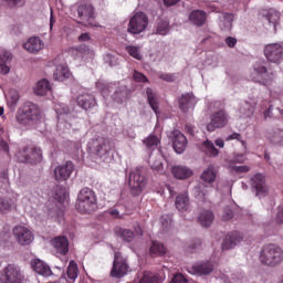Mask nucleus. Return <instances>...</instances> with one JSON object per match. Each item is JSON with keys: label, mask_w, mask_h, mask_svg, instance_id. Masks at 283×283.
<instances>
[{"label": "nucleus", "mask_w": 283, "mask_h": 283, "mask_svg": "<svg viewBox=\"0 0 283 283\" xmlns=\"http://www.w3.org/2000/svg\"><path fill=\"white\" fill-rule=\"evenodd\" d=\"M15 119L22 127L32 128L43 119V115L39 105L29 102L17 112Z\"/></svg>", "instance_id": "obj_1"}, {"label": "nucleus", "mask_w": 283, "mask_h": 283, "mask_svg": "<svg viewBox=\"0 0 283 283\" xmlns=\"http://www.w3.org/2000/svg\"><path fill=\"white\" fill-rule=\"evenodd\" d=\"M88 150L94 156L95 163H112V144L105 137H97L88 143Z\"/></svg>", "instance_id": "obj_2"}, {"label": "nucleus", "mask_w": 283, "mask_h": 283, "mask_svg": "<svg viewBox=\"0 0 283 283\" xmlns=\"http://www.w3.org/2000/svg\"><path fill=\"white\" fill-rule=\"evenodd\" d=\"M259 260L264 266H277L283 262V250L274 243L265 244L261 248Z\"/></svg>", "instance_id": "obj_3"}, {"label": "nucleus", "mask_w": 283, "mask_h": 283, "mask_svg": "<svg viewBox=\"0 0 283 283\" xmlns=\"http://www.w3.org/2000/svg\"><path fill=\"white\" fill-rule=\"evenodd\" d=\"M250 80L259 85L269 86L275 81V72L269 69V64L264 61H258L253 65V70L250 74Z\"/></svg>", "instance_id": "obj_4"}, {"label": "nucleus", "mask_w": 283, "mask_h": 283, "mask_svg": "<svg viewBox=\"0 0 283 283\" xmlns=\"http://www.w3.org/2000/svg\"><path fill=\"white\" fill-rule=\"evenodd\" d=\"M76 209L80 213H92L96 211V193L90 188H83L77 195Z\"/></svg>", "instance_id": "obj_5"}, {"label": "nucleus", "mask_w": 283, "mask_h": 283, "mask_svg": "<svg viewBox=\"0 0 283 283\" xmlns=\"http://www.w3.org/2000/svg\"><path fill=\"white\" fill-rule=\"evenodd\" d=\"M128 187L133 196H140V193L145 191L147 187V177H145L143 168L137 167L130 171Z\"/></svg>", "instance_id": "obj_6"}, {"label": "nucleus", "mask_w": 283, "mask_h": 283, "mask_svg": "<svg viewBox=\"0 0 283 283\" xmlns=\"http://www.w3.org/2000/svg\"><path fill=\"white\" fill-rule=\"evenodd\" d=\"M25 280L21 268L14 264L7 265L0 273L1 283H22Z\"/></svg>", "instance_id": "obj_7"}, {"label": "nucleus", "mask_w": 283, "mask_h": 283, "mask_svg": "<svg viewBox=\"0 0 283 283\" xmlns=\"http://www.w3.org/2000/svg\"><path fill=\"white\" fill-rule=\"evenodd\" d=\"M147 25H149L147 14L137 12L129 20L128 32H130V34H140V32L147 30Z\"/></svg>", "instance_id": "obj_8"}, {"label": "nucleus", "mask_w": 283, "mask_h": 283, "mask_svg": "<svg viewBox=\"0 0 283 283\" xmlns=\"http://www.w3.org/2000/svg\"><path fill=\"white\" fill-rule=\"evenodd\" d=\"M129 272V264H127V259L123 258L120 252H115L113 269L111 271L112 277H125V275Z\"/></svg>", "instance_id": "obj_9"}, {"label": "nucleus", "mask_w": 283, "mask_h": 283, "mask_svg": "<svg viewBox=\"0 0 283 283\" xmlns=\"http://www.w3.org/2000/svg\"><path fill=\"white\" fill-rule=\"evenodd\" d=\"M264 56L269 63L276 65L283 61V46L280 43H270L264 46Z\"/></svg>", "instance_id": "obj_10"}, {"label": "nucleus", "mask_w": 283, "mask_h": 283, "mask_svg": "<svg viewBox=\"0 0 283 283\" xmlns=\"http://www.w3.org/2000/svg\"><path fill=\"white\" fill-rule=\"evenodd\" d=\"M55 112L57 114V127L62 132H65V129H72V123L70 122V107L65 104H56L55 105Z\"/></svg>", "instance_id": "obj_11"}, {"label": "nucleus", "mask_w": 283, "mask_h": 283, "mask_svg": "<svg viewBox=\"0 0 283 283\" xmlns=\"http://www.w3.org/2000/svg\"><path fill=\"white\" fill-rule=\"evenodd\" d=\"M229 123V115L224 111H218L213 113L211 116V122L207 125L208 132H216V129H222V127H227Z\"/></svg>", "instance_id": "obj_12"}, {"label": "nucleus", "mask_w": 283, "mask_h": 283, "mask_svg": "<svg viewBox=\"0 0 283 283\" xmlns=\"http://www.w3.org/2000/svg\"><path fill=\"white\" fill-rule=\"evenodd\" d=\"M250 185L255 191V196L262 197L269 193V185H266V177L263 174H256L250 179Z\"/></svg>", "instance_id": "obj_13"}, {"label": "nucleus", "mask_w": 283, "mask_h": 283, "mask_svg": "<svg viewBox=\"0 0 283 283\" xmlns=\"http://www.w3.org/2000/svg\"><path fill=\"white\" fill-rule=\"evenodd\" d=\"M77 14L82 20L83 25H94V7L90 3H82L77 8Z\"/></svg>", "instance_id": "obj_14"}, {"label": "nucleus", "mask_w": 283, "mask_h": 283, "mask_svg": "<svg viewBox=\"0 0 283 283\" xmlns=\"http://www.w3.org/2000/svg\"><path fill=\"white\" fill-rule=\"evenodd\" d=\"M13 235L22 247L31 244V242L34 240V234H32V231L23 226H17L13 229Z\"/></svg>", "instance_id": "obj_15"}, {"label": "nucleus", "mask_w": 283, "mask_h": 283, "mask_svg": "<svg viewBox=\"0 0 283 283\" xmlns=\"http://www.w3.org/2000/svg\"><path fill=\"white\" fill-rule=\"evenodd\" d=\"M253 116V104L243 102L239 107V123L241 127H247Z\"/></svg>", "instance_id": "obj_16"}, {"label": "nucleus", "mask_w": 283, "mask_h": 283, "mask_svg": "<svg viewBox=\"0 0 283 283\" xmlns=\"http://www.w3.org/2000/svg\"><path fill=\"white\" fill-rule=\"evenodd\" d=\"M72 171H74V164L66 161L65 165L57 166L54 169V178L57 182H63V180H67L72 176Z\"/></svg>", "instance_id": "obj_17"}, {"label": "nucleus", "mask_w": 283, "mask_h": 283, "mask_svg": "<svg viewBox=\"0 0 283 283\" xmlns=\"http://www.w3.org/2000/svg\"><path fill=\"white\" fill-rule=\"evenodd\" d=\"M70 54L75 61H87V59H94V50L85 45L71 49Z\"/></svg>", "instance_id": "obj_18"}, {"label": "nucleus", "mask_w": 283, "mask_h": 283, "mask_svg": "<svg viewBox=\"0 0 283 283\" xmlns=\"http://www.w3.org/2000/svg\"><path fill=\"white\" fill-rule=\"evenodd\" d=\"M172 136V147L176 154H184L185 149H187V137L181 134L180 130H174L171 133Z\"/></svg>", "instance_id": "obj_19"}, {"label": "nucleus", "mask_w": 283, "mask_h": 283, "mask_svg": "<svg viewBox=\"0 0 283 283\" xmlns=\"http://www.w3.org/2000/svg\"><path fill=\"white\" fill-rule=\"evenodd\" d=\"M76 103L82 109H92V107H96L94 95L87 92H80L76 97Z\"/></svg>", "instance_id": "obj_20"}, {"label": "nucleus", "mask_w": 283, "mask_h": 283, "mask_svg": "<svg viewBox=\"0 0 283 283\" xmlns=\"http://www.w3.org/2000/svg\"><path fill=\"white\" fill-rule=\"evenodd\" d=\"M212 272H213L212 262L197 263L188 270V273H190L191 275H209V273H212Z\"/></svg>", "instance_id": "obj_21"}, {"label": "nucleus", "mask_w": 283, "mask_h": 283, "mask_svg": "<svg viewBox=\"0 0 283 283\" xmlns=\"http://www.w3.org/2000/svg\"><path fill=\"white\" fill-rule=\"evenodd\" d=\"M51 244L55 251L60 255H65L67 251H70V241H67V237H56L51 241Z\"/></svg>", "instance_id": "obj_22"}, {"label": "nucleus", "mask_w": 283, "mask_h": 283, "mask_svg": "<svg viewBox=\"0 0 283 283\" xmlns=\"http://www.w3.org/2000/svg\"><path fill=\"white\" fill-rule=\"evenodd\" d=\"M31 266L35 273L42 275L43 277H50V275H52V269H50L48 263L41 261V259L32 260Z\"/></svg>", "instance_id": "obj_23"}, {"label": "nucleus", "mask_w": 283, "mask_h": 283, "mask_svg": "<svg viewBox=\"0 0 283 283\" xmlns=\"http://www.w3.org/2000/svg\"><path fill=\"white\" fill-rule=\"evenodd\" d=\"M45 44L43 43V40L39 36L30 38L24 44L23 48L27 50V52H30L31 54H36V52H41L43 50V46Z\"/></svg>", "instance_id": "obj_24"}, {"label": "nucleus", "mask_w": 283, "mask_h": 283, "mask_svg": "<svg viewBox=\"0 0 283 283\" xmlns=\"http://www.w3.org/2000/svg\"><path fill=\"white\" fill-rule=\"evenodd\" d=\"M240 242H242V238H240V234L238 232H232L226 235L221 249L222 251H230V249H235V247H238Z\"/></svg>", "instance_id": "obj_25"}, {"label": "nucleus", "mask_w": 283, "mask_h": 283, "mask_svg": "<svg viewBox=\"0 0 283 283\" xmlns=\"http://www.w3.org/2000/svg\"><path fill=\"white\" fill-rule=\"evenodd\" d=\"M198 103V98L193 95V93L182 94L179 98V107L182 112H187L191 109V107H196Z\"/></svg>", "instance_id": "obj_26"}, {"label": "nucleus", "mask_w": 283, "mask_h": 283, "mask_svg": "<svg viewBox=\"0 0 283 283\" xmlns=\"http://www.w3.org/2000/svg\"><path fill=\"white\" fill-rule=\"evenodd\" d=\"M10 63H12V53L10 51H0V72L10 74Z\"/></svg>", "instance_id": "obj_27"}, {"label": "nucleus", "mask_w": 283, "mask_h": 283, "mask_svg": "<svg viewBox=\"0 0 283 283\" xmlns=\"http://www.w3.org/2000/svg\"><path fill=\"white\" fill-rule=\"evenodd\" d=\"M171 171L177 180H187V178H191L193 176V170L187 166H174Z\"/></svg>", "instance_id": "obj_28"}, {"label": "nucleus", "mask_w": 283, "mask_h": 283, "mask_svg": "<svg viewBox=\"0 0 283 283\" xmlns=\"http://www.w3.org/2000/svg\"><path fill=\"white\" fill-rule=\"evenodd\" d=\"M52 93V85L50 84V81L46 78L40 80L34 87V94L36 96H48V94Z\"/></svg>", "instance_id": "obj_29"}, {"label": "nucleus", "mask_w": 283, "mask_h": 283, "mask_svg": "<svg viewBox=\"0 0 283 283\" xmlns=\"http://www.w3.org/2000/svg\"><path fill=\"white\" fill-rule=\"evenodd\" d=\"M201 151L208 156V158H218V156H220V150H218V148H216V144L209 139H206L201 144Z\"/></svg>", "instance_id": "obj_30"}, {"label": "nucleus", "mask_w": 283, "mask_h": 283, "mask_svg": "<svg viewBox=\"0 0 283 283\" xmlns=\"http://www.w3.org/2000/svg\"><path fill=\"white\" fill-rule=\"evenodd\" d=\"M217 178L218 169H216V166L213 165L208 166V168H206L201 174V180L207 185H212V182H216Z\"/></svg>", "instance_id": "obj_31"}, {"label": "nucleus", "mask_w": 283, "mask_h": 283, "mask_svg": "<svg viewBox=\"0 0 283 283\" xmlns=\"http://www.w3.org/2000/svg\"><path fill=\"white\" fill-rule=\"evenodd\" d=\"M189 21L193 25H205V22L207 21V12L202 10H193L189 14Z\"/></svg>", "instance_id": "obj_32"}, {"label": "nucleus", "mask_w": 283, "mask_h": 283, "mask_svg": "<svg viewBox=\"0 0 283 283\" xmlns=\"http://www.w3.org/2000/svg\"><path fill=\"white\" fill-rule=\"evenodd\" d=\"M28 159L27 163H29L30 165H34L36 163H41L42 158H43V151L41 150V148H30L28 147Z\"/></svg>", "instance_id": "obj_33"}, {"label": "nucleus", "mask_w": 283, "mask_h": 283, "mask_svg": "<svg viewBox=\"0 0 283 283\" xmlns=\"http://www.w3.org/2000/svg\"><path fill=\"white\" fill-rule=\"evenodd\" d=\"M53 76L55 81H65L66 78H70V76H72V73L70 72V69H67V65L60 64L56 66Z\"/></svg>", "instance_id": "obj_34"}, {"label": "nucleus", "mask_w": 283, "mask_h": 283, "mask_svg": "<svg viewBox=\"0 0 283 283\" xmlns=\"http://www.w3.org/2000/svg\"><path fill=\"white\" fill-rule=\"evenodd\" d=\"M175 207L178 211H187L189 209V195L185 192L177 196Z\"/></svg>", "instance_id": "obj_35"}, {"label": "nucleus", "mask_w": 283, "mask_h": 283, "mask_svg": "<svg viewBox=\"0 0 283 283\" xmlns=\"http://www.w3.org/2000/svg\"><path fill=\"white\" fill-rule=\"evenodd\" d=\"M213 212L211 210H203L198 217L201 227H211L213 224Z\"/></svg>", "instance_id": "obj_36"}, {"label": "nucleus", "mask_w": 283, "mask_h": 283, "mask_svg": "<svg viewBox=\"0 0 283 283\" xmlns=\"http://www.w3.org/2000/svg\"><path fill=\"white\" fill-rule=\"evenodd\" d=\"M220 28L223 31H229L233 28V14L231 13H221L220 15Z\"/></svg>", "instance_id": "obj_37"}, {"label": "nucleus", "mask_w": 283, "mask_h": 283, "mask_svg": "<svg viewBox=\"0 0 283 283\" xmlns=\"http://www.w3.org/2000/svg\"><path fill=\"white\" fill-rule=\"evenodd\" d=\"M270 143L273 145H283V129L275 128L268 134Z\"/></svg>", "instance_id": "obj_38"}, {"label": "nucleus", "mask_w": 283, "mask_h": 283, "mask_svg": "<svg viewBox=\"0 0 283 283\" xmlns=\"http://www.w3.org/2000/svg\"><path fill=\"white\" fill-rule=\"evenodd\" d=\"M146 96L153 112H155V114L158 116V95H156V92H154V90L147 88Z\"/></svg>", "instance_id": "obj_39"}, {"label": "nucleus", "mask_w": 283, "mask_h": 283, "mask_svg": "<svg viewBox=\"0 0 283 283\" xmlns=\"http://www.w3.org/2000/svg\"><path fill=\"white\" fill-rule=\"evenodd\" d=\"M163 279L154 272H144L139 283H161Z\"/></svg>", "instance_id": "obj_40"}, {"label": "nucleus", "mask_w": 283, "mask_h": 283, "mask_svg": "<svg viewBox=\"0 0 283 283\" xmlns=\"http://www.w3.org/2000/svg\"><path fill=\"white\" fill-rule=\"evenodd\" d=\"M115 233L117 238H122V240H125L126 242H132L134 240V232L129 229L124 228H115Z\"/></svg>", "instance_id": "obj_41"}, {"label": "nucleus", "mask_w": 283, "mask_h": 283, "mask_svg": "<svg viewBox=\"0 0 283 283\" xmlns=\"http://www.w3.org/2000/svg\"><path fill=\"white\" fill-rule=\"evenodd\" d=\"M7 103L11 109H14L17 103H19V91L10 90L7 95Z\"/></svg>", "instance_id": "obj_42"}, {"label": "nucleus", "mask_w": 283, "mask_h": 283, "mask_svg": "<svg viewBox=\"0 0 283 283\" xmlns=\"http://www.w3.org/2000/svg\"><path fill=\"white\" fill-rule=\"evenodd\" d=\"M67 277L71 282H75L76 277H78V265L74 261H70L69 263Z\"/></svg>", "instance_id": "obj_43"}, {"label": "nucleus", "mask_w": 283, "mask_h": 283, "mask_svg": "<svg viewBox=\"0 0 283 283\" xmlns=\"http://www.w3.org/2000/svg\"><path fill=\"white\" fill-rule=\"evenodd\" d=\"M144 145L148 149H156L158 148V145H160V138H158L156 135H149L146 139H144Z\"/></svg>", "instance_id": "obj_44"}, {"label": "nucleus", "mask_w": 283, "mask_h": 283, "mask_svg": "<svg viewBox=\"0 0 283 283\" xmlns=\"http://www.w3.org/2000/svg\"><path fill=\"white\" fill-rule=\"evenodd\" d=\"M166 249L165 245L158 241H153V244L150 247V255H163L165 253Z\"/></svg>", "instance_id": "obj_45"}, {"label": "nucleus", "mask_w": 283, "mask_h": 283, "mask_svg": "<svg viewBox=\"0 0 283 283\" xmlns=\"http://www.w3.org/2000/svg\"><path fill=\"white\" fill-rule=\"evenodd\" d=\"M28 156H30L28 153V147L19 148V150L15 153L18 163H28Z\"/></svg>", "instance_id": "obj_46"}, {"label": "nucleus", "mask_w": 283, "mask_h": 283, "mask_svg": "<svg viewBox=\"0 0 283 283\" xmlns=\"http://www.w3.org/2000/svg\"><path fill=\"white\" fill-rule=\"evenodd\" d=\"M228 167L232 174H247L251 170L249 166H237L233 163H230Z\"/></svg>", "instance_id": "obj_47"}, {"label": "nucleus", "mask_w": 283, "mask_h": 283, "mask_svg": "<svg viewBox=\"0 0 283 283\" xmlns=\"http://www.w3.org/2000/svg\"><path fill=\"white\" fill-rule=\"evenodd\" d=\"M266 20L272 25H274V27L277 25V21H280V12H277L275 10H270L268 15H266Z\"/></svg>", "instance_id": "obj_48"}, {"label": "nucleus", "mask_w": 283, "mask_h": 283, "mask_svg": "<svg viewBox=\"0 0 283 283\" xmlns=\"http://www.w3.org/2000/svg\"><path fill=\"white\" fill-rule=\"evenodd\" d=\"M126 51L130 56H133V59H136L137 61H140V59H143V55L140 54V49H138L137 46H127Z\"/></svg>", "instance_id": "obj_49"}, {"label": "nucleus", "mask_w": 283, "mask_h": 283, "mask_svg": "<svg viewBox=\"0 0 283 283\" xmlns=\"http://www.w3.org/2000/svg\"><path fill=\"white\" fill-rule=\"evenodd\" d=\"M168 33H169V22L160 21L157 25V34H161V36H165Z\"/></svg>", "instance_id": "obj_50"}, {"label": "nucleus", "mask_w": 283, "mask_h": 283, "mask_svg": "<svg viewBox=\"0 0 283 283\" xmlns=\"http://www.w3.org/2000/svg\"><path fill=\"white\" fill-rule=\"evenodd\" d=\"M1 2L9 8H17V6L23 8L25 6V0H1Z\"/></svg>", "instance_id": "obj_51"}, {"label": "nucleus", "mask_w": 283, "mask_h": 283, "mask_svg": "<svg viewBox=\"0 0 283 283\" xmlns=\"http://www.w3.org/2000/svg\"><path fill=\"white\" fill-rule=\"evenodd\" d=\"M12 209V199L0 198V211H10Z\"/></svg>", "instance_id": "obj_52"}, {"label": "nucleus", "mask_w": 283, "mask_h": 283, "mask_svg": "<svg viewBox=\"0 0 283 283\" xmlns=\"http://www.w3.org/2000/svg\"><path fill=\"white\" fill-rule=\"evenodd\" d=\"M151 168L157 171V174H165V165L160 159H157L153 163Z\"/></svg>", "instance_id": "obj_53"}, {"label": "nucleus", "mask_w": 283, "mask_h": 283, "mask_svg": "<svg viewBox=\"0 0 283 283\" xmlns=\"http://www.w3.org/2000/svg\"><path fill=\"white\" fill-rule=\"evenodd\" d=\"M104 61L106 63H108V65H111V67H114V65H118V59L116 56L112 55L111 53H107L104 56Z\"/></svg>", "instance_id": "obj_54"}, {"label": "nucleus", "mask_w": 283, "mask_h": 283, "mask_svg": "<svg viewBox=\"0 0 283 283\" xmlns=\"http://www.w3.org/2000/svg\"><path fill=\"white\" fill-rule=\"evenodd\" d=\"M133 78L136 83H147V76L138 71H134Z\"/></svg>", "instance_id": "obj_55"}, {"label": "nucleus", "mask_w": 283, "mask_h": 283, "mask_svg": "<svg viewBox=\"0 0 283 283\" xmlns=\"http://www.w3.org/2000/svg\"><path fill=\"white\" fill-rule=\"evenodd\" d=\"M222 220H231L233 218V210H231V207H226L223 209V213L221 216Z\"/></svg>", "instance_id": "obj_56"}, {"label": "nucleus", "mask_w": 283, "mask_h": 283, "mask_svg": "<svg viewBox=\"0 0 283 283\" xmlns=\"http://www.w3.org/2000/svg\"><path fill=\"white\" fill-rule=\"evenodd\" d=\"M244 160H247V158H244V154L241 155H235L234 158L232 160H228V167L230 163H233V165H242V163H244Z\"/></svg>", "instance_id": "obj_57"}, {"label": "nucleus", "mask_w": 283, "mask_h": 283, "mask_svg": "<svg viewBox=\"0 0 283 283\" xmlns=\"http://www.w3.org/2000/svg\"><path fill=\"white\" fill-rule=\"evenodd\" d=\"M227 140H240L243 147H247V142L242 140V136L238 133H232L227 137Z\"/></svg>", "instance_id": "obj_58"}, {"label": "nucleus", "mask_w": 283, "mask_h": 283, "mask_svg": "<svg viewBox=\"0 0 283 283\" xmlns=\"http://www.w3.org/2000/svg\"><path fill=\"white\" fill-rule=\"evenodd\" d=\"M170 283H189V281L187 280V277H185V275L176 274Z\"/></svg>", "instance_id": "obj_59"}, {"label": "nucleus", "mask_w": 283, "mask_h": 283, "mask_svg": "<svg viewBox=\"0 0 283 283\" xmlns=\"http://www.w3.org/2000/svg\"><path fill=\"white\" fill-rule=\"evenodd\" d=\"M61 193L62 195L55 193L54 198L57 200V202H61V203H63L65 201L67 202L69 195L66 193V191L61 190Z\"/></svg>", "instance_id": "obj_60"}, {"label": "nucleus", "mask_w": 283, "mask_h": 283, "mask_svg": "<svg viewBox=\"0 0 283 283\" xmlns=\"http://www.w3.org/2000/svg\"><path fill=\"white\" fill-rule=\"evenodd\" d=\"M0 151H3L8 156L10 155V146L8 142H4L3 138H0Z\"/></svg>", "instance_id": "obj_61"}, {"label": "nucleus", "mask_w": 283, "mask_h": 283, "mask_svg": "<svg viewBox=\"0 0 283 283\" xmlns=\"http://www.w3.org/2000/svg\"><path fill=\"white\" fill-rule=\"evenodd\" d=\"M161 226L164 227V229H169V227H171V217L163 216L161 217Z\"/></svg>", "instance_id": "obj_62"}, {"label": "nucleus", "mask_w": 283, "mask_h": 283, "mask_svg": "<svg viewBox=\"0 0 283 283\" xmlns=\"http://www.w3.org/2000/svg\"><path fill=\"white\" fill-rule=\"evenodd\" d=\"M276 222L279 224L283 223V206L277 207V212H276Z\"/></svg>", "instance_id": "obj_63"}, {"label": "nucleus", "mask_w": 283, "mask_h": 283, "mask_svg": "<svg viewBox=\"0 0 283 283\" xmlns=\"http://www.w3.org/2000/svg\"><path fill=\"white\" fill-rule=\"evenodd\" d=\"M195 196L198 200H205V192L200 189V187L195 188Z\"/></svg>", "instance_id": "obj_64"}]
</instances>
